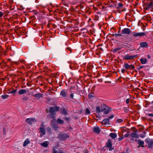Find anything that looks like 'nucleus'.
I'll return each instance as SVG.
<instances>
[{"label": "nucleus", "mask_w": 153, "mask_h": 153, "mask_svg": "<svg viewBox=\"0 0 153 153\" xmlns=\"http://www.w3.org/2000/svg\"><path fill=\"white\" fill-rule=\"evenodd\" d=\"M70 49V48H67V49H68V50H69Z\"/></svg>", "instance_id": "338daca9"}, {"label": "nucleus", "mask_w": 153, "mask_h": 153, "mask_svg": "<svg viewBox=\"0 0 153 153\" xmlns=\"http://www.w3.org/2000/svg\"><path fill=\"white\" fill-rule=\"evenodd\" d=\"M148 115L149 116H152V117H153V114H151V113L149 114H148Z\"/></svg>", "instance_id": "3c124183"}, {"label": "nucleus", "mask_w": 153, "mask_h": 153, "mask_svg": "<svg viewBox=\"0 0 153 153\" xmlns=\"http://www.w3.org/2000/svg\"><path fill=\"white\" fill-rule=\"evenodd\" d=\"M27 92V91L25 89H22L18 91V94L19 95L23 94Z\"/></svg>", "instance_id": "2eb2a0df"}, {"label": "nucleus", "mask_w": 153, "mask_h": 153, "mask_svg": "<svg viewBox=\"0 0 153 153\" xmlns=\"http://www.w3.org/2000/svg\"><path fill=\"white\" fill-rule=\"evenodd\" d=\"M123 4L120 3H118V6L117 7V8L118 9H120L121 7H123Z\"/></svg>", "instance_id": "2f4dec72"}, {"label": "nucleus", "mask_w": 153, "mask_h": 153, "mask_svg": "<svg viewBox=\"0 0 153 153\" xmlns=\"http://www.w3.org/2000/svg\"><path fill=\"white\" fill-rule=\"evenodd\" d=\"M144 135H140V137H141V138H143L144 137H145V134L146 133V132H144Z\"/></svg>", "instance_id": "79ce46f5"}, {"label": "nucleus", "mask_w": 153, "mask_h": 153, "mask_svg": "<svg viewBox=\"0 0 153 153\" xmlns=\"http://www.w3.org/2000/svg\"><path fill=\"white\" fill-rule=\"evenodd\" d=\"M70 96L71 99H74L73 97L74 95L72 93H71V94L70 95Z\"/></svg>", "instance_id": "58836bf2"}, {"label": "nucleus", "mask_w": 153, "mask_h": 153, "mask_svg": "<svg viewBox=\"0 0 153 153\" xmlns=\"http://www.w3.org/2000/svg\"><path fill=\"white\" fill-rule=\"evenodd\" d=\"M24 99H25V100H27L28 99V98L26 97H25L24 98Z\"/></svg>", "instance_id": "bf43d9fd"}, {"label": "nucleus", "mask_w": 153, "mask_h": 153, "mask_svg": "<svg viewBox=\"0 0 153 153\" xmlns=\"http://www.w3.org/2000/svg\"><path fill=\"white\" fill-rule=\"evenodd\" d=\"M115 34H112L111 35V36H112V37H113L114 36H115Z\"/></svg>", "instance_id": "6e6d98bb"}, {"label": "nucleus", "mask_w": 153, "mask_h": 153, "mask_svg": "<svg viewBox=\"0 0 153 153\" xmlns=\"http://www.w3.org/2000/svg\"><path fill=\"white\" fill-rule=\"evenodd\" d=\"M110 108L108 107L107 108H106L105 109H104V113L105 114H108L110 112Z\"/></svg>", "instance_id": "cd10ccee"}, {"label": "nucleus", "mask_w": 153, "mask_h": 153, "mask_svg": "<svg viewBox=\"0 0 153 153\" xmlns=\"http://www.w3.org/2000/svg\"><path fill=\"white\" fill-rule=\"evenodd\" d=\"M43 94L40 93H38L37 94H36L33 95L32 96L34 98H36V99L39 100L43 96Z\"/></svg>", "instance_id": "6e6552de"}, {"label": "nucleus", "mask_w": 153, "mask_h": 153, "mask_svg": "<svg viewBox=\"0 0 153 153\" xmlns=\"http://www.w3.org/2000/svg\"><path fill=\"white\" fill-rule=\"evenodd\" d=\"M57 122L58 123L61 124H63L64 123V121L60 118H58L57 120Z\"/></svg>", "instance_id": "bb28decb"}, {"label": "nucleus", "mask_w": 153, "mask_h": 153, "mask_svg": "<svg viewBox=\"0 0 153 153\" xmlns=\"http://www.w3.org/2000/svg\"><path fill=\"white\" fill-rule=\"evenodd\" d=\"M143 67H144V66H140V67L137 68L138 70H139V69H140L142 68H143Z\"/></svg>", "instance_id": "a19ab883"}, {"label": "nucleus", "mask_w": 153, "mask_h": 153, "mask_svg": "<svg viewBox=\"0 0 153 153\" xmlns=\"http://www.w3.org/2000/svg\"><path fill=\"white\" fill-rule=\"evenodd\" d=\"M26 122L28 124L31 125L33 123H36V120L33 118H28L26 120Z\"/></svg>", "instance_id": "9d476101"}, {"label": "nucleus", "mask_w": 153, "mask_h": 153, "mask_svg": "<svg viewBox=\"0 0 153 153\" xmlns=\"http://www.w3.org/2000/svg\"><path fill=\"white\" fill-rule=\"evenodd\" d=\"M48 130L49 131H51V128L50 127H48Z\"/></svg>", "instance_id": "603ef678"}, {"label": "nucleus", "mask_w": 153, "mask_h": 153, "mask_svg": "<svg viewBox=\"0 0 153 153\" xmlns=\"http://www.w3.org/2000/svg\"><path fill=\"white\" fill-rule=\"evenodd\" d=\"M17 91V90L16 89H13L12 91L10 92L9 93L14 94Z\"/></svg>", "instance_id": "72a5a7b5"}, {"label": "nucleus", "mask_w": 153, "mask_h": 153, "mask_svg": "<svg viewBox=\"0 0 153 153\" xmlns=\"http://www.w3.org/2000/svg\"><path fill=\"white\" fill-rule=\"evenodd\" d=\"M137 142L138 144L139 145V146H138V148H139L140 146L142 147H144L143 145L144 143L143 141H142L140 140H139Z\"/></svg>", "instance_id": "dca6fc26"}, {"label": "nucleus", "mask_w": 153, "mask_h": 153, "mask_svg": "<svg viewBox=\"0 0 153 153\" xmlns=\"http://www.w3.org/2000/svg\"><path fill=\"white\" fill-rule=\"evenodd\" d=\"M129 102V98L127 99L126 100V102L127 104H128Z\"/></svg>", "instance_id": "c03bdc74"}, {"label": "nucleus", "mask_w": 153, "mask_h": 153, "mask_svg": "<svg viewBox=\"0 0 153 153\" xmlns=\"http://www.w3.org/2000/svg\"><path fill=\"white\" fill-rule=\"evenodd\" d=\"M58 138L63 140H65L69 137L68 135L66 133H60L58 136Z\"/></svg>", "instance_id": "7ed1b4c3"}, {"label": "nucleus", "mask_w": 153, "mask_h": 153, "mask_svg": "<svg viewBox=\"0 0 153 153\" xmlns=\"http://www.w3.org/2000/svg\"><path fill=\"white\" fill-rule=\"evenodd\" d=\"M30 143V141L28 139H27L24 142L23 146H26L28 144Z\"/></svg>", "instance_id": "f3484780"}, {"label": "nucleus", "mask_w": 153, "mask_h": 153, "mask_svg": "<svg viewBox=\"0 0 153 153\" xmlns=\"http://www.w3.org/2000/svg\"><path fill=\"white\" fill-rule=\"evenodd\" d=\"M39 131L43 135H45V134L46 132L45 129L42 127H40L39 128Z\"/></svg>", "instance_id": "b1692460"}, {"label": "nucleus", "mask_w": 153, "mask_h": 153, "mask_svg": "<svg viewBox=\"0 0 153 153\" xmlns=\"http://www.w3.org/2000/svg\"><path fill=\"white\" fill-rule=\"evenodd\" d=\"M114 117V115H112L110 116H109L108 117V119H109V120H110V119H112V118H113Z\"/></svg>", "instance_id": "4c0bfd02"}, {"label": "nucleus", "mask_w": 153, "mask_h": 153, "mask_svg": "<svg viewBox=\"0 0 153 153\" xmlns=\"http://www.w3.org/2000/svg\"><path fill=\"white\" fill-rule=\"evenodd\" d=\"M96 111L97 113H99L102 111H101V110L100 109V108L99 106H97L96 107Z\"/></svg>", "instance_id": "c85d7f7f"}, {"label": "nucleus", "mask_w": 153, "mask_h": 153, "mask_svg": "<svg viewBox=\"0 0 153 153\" xmlns=\"http://www.w3.org/2000/svg\"><path fill=\"white\" fill-rule=\"evenodd\" d=\"M93 130L94 132L97 134L99 133L100 132V130L98 127H94Z\"/></svg>", "instance_id": "412c9836"}, {"label": "nucleus", "mask_w": 153, "mask_h": 153, "mask_svg": "<svg viewBox=\"0 0 153 153\" xmlns=\"http://www.w3.org/2000/svg\"><path fill=\"white\" fill-rule=\"evenodd\" d=\"M137 55L133 56H130L128 54L125 55L123 57V59L126 60L132 59L137 57Z\"/></svg>", "instance_id": "0eeeda50"}, {"label": "nucleus", "mask_w": 153, "mask_h": 153, "mask_svg": "<svg viewBox=\"0 0 153 153\" xmlns=\"http://www.w3.org/2000/svg\"><path fill=\"white\" fill-rule=\"evenodd\" d=\"M131 136L133 138H138L139 137L138 134L134 132H133L131 134Z\"/></svg>", "instance_id": "6ab92c4d"}, {"label": "nucleus", "mask_w": 153, "mask_h": 153, "mask_svg": "<svg viewBox=\"0 0 153 153\" xmlns=\"http://www.w3.org/2000/svg\"><path fill=\"white\" fill-rule=\"evenodd\" d=\"M101 123L104 124H108L109 123V119H104Z\"/></svg>", "instance_id": "4be33fe9"}, {"label": "nucleus", "mask_w": 153, "mask_h": 153, "mask_svg": "<svg viewBox=\"0 0 153 153\" xmlns=\"http://www.w3.org/2000/svg\"><path fill=\"white\" fill-rule=\"evenodd\" d=\"M62 113L64 115H66L68 114V113H67V110L65 108H63L62 110Z\"/></svg>", "instance_id": "a878e982"}, {"label": "nucleus", "mask_w": 153, "mask_h": 153, "mask_svg": "<svg viewBox=\"0 0 153 153\" xmlns=\"http://www.w3.org/2000/svg\"><path fill=\"white\" fill-rule=\"evenodd\" d=\"M108 107L104 104H102L101 105V111H103L104 109L106 108H107Z\"/></svg>", "instance_id": "393cba45"}, {"label": "nucleus", "mask_w": 153, "mask_h": 153, "mask_svg": "<svg viewBox=\"0 0 153 153\" xmlns=\"http://www.w3.org/2000/svg\"><path fill=\"white\" fill-rule=\"evenodd\" d=\"M132 35L133 36L135 37H137L138 36L141 37L142 36H145L146 34L144 32H133L132 33Z\"/></svg>", "instance_id": "1a4fd4ad"}, {"label": "nucleus", "mask_w": 153, "mask_h": 153, "mask_svg": "<svg viewBox=\"0 0 153 153\" xmlns=\"http://www.w3.org/2000/svg\"><path fill=\"white\" fill-rule=\"evenodd\" d=\"M49 144V143L48 141H45L43 143H41V145L42 146L46 147L48 146Z\"/></svg>", "instance_id": "a211bd4d"}, {"label": "nucleus", "mask_w": 153, "mask_h": 153, "mask_svg": "<svg viewBox=\"0 0 153 153\" xmlns=\"http://www.w3.org/2000/svg\"><path fill=\"white\" fill-rule=\"evenodd\" d=\"M145 141L148 144L147 147L151 148L153 146V139L147 138L145 140Z\"/></svg>", "instance_id": "20e7f679"}, {"label": "nucleus", "mask_w": 153, "mask_h": 153, "mask_svg": "<svg viewBox=\"0 0 153 153\" xmlns=\"http://www.w3.org/2000/svg\"><path fill=\"white\" fill-rule=\"evenodd\" d=\"M56 120L54 118V120L53 119L51 120V125L54 129L56 131L57 130V128H59L57 126V124L56 123Z\"/></svg>", "instance_id": "423d86ee"}, {"label": "nucleus", "mask_w": 153, "mask_h": 153, "mask_svg": "<svg viewBox=\"0 0 153 153\" xmlns=\"http://www.w3.org/2000/svg\"><path fill=\"white\" fill-rule=\"evenodd\" d=\"M121 72L123 73H124L125 72V69H123L121 70Z\"/></svg>", "instance_id": "8fccbe9b"}, {"label": "nucleus", "mask_w": 153, "mask_h": 153, "mask_svg": "<svg viewBox=\"0 0 153 153\" xmlns=\"http://www.w3.org/2000/svg\"><path fill=\"white\" fill-rule=\"evenodd\" d=\"M121 153H126L125 152H122Z\"/></svg>", "instance_id": "69168bd1"}, {"label": "nucleus", "mask_w": 153, "mask_h": 153, "mask_svg": "<svg viewBox=\"0 0 153 153\" xmlns=\"http://www.w3.org/2000/svg\"><path fill=\"white\" fill-rule=\"evenodd\" d=\"M117 121L118 123H120L123 121V120L121 119H118L117 120Z\"/></svg>", "instance_id": "c9c22d12"}, {"label": "nucleus", "mask_w": 153, "mask_h": 153, "mask_svg": "<svg viewBox=\"0 0 153 153\" xmlns=\"http://www.w3.org/2000/svg\"><path fill=\"white\" fill-rule=\"evenodd\" d=\"M83 153H88V152L87 150H86L85 152Z\"/></svg>", "instance_id": "4d7b16f0"}, {"label": "nucleus", "mask_w": 153, "mask_h": 153, "mask_svg": "<svg viewBox=\"0 0 153 153\" xmlns=\"http://www.w3.org/2000/svg\"><path fill=\"white\" fill-rule=\"evenodd\" d=\"M140 47L143 48H147L148 46V45L146 42H142L140 43Z\"/></svg>", "instance_id": "ddd939ff"}, {"label": "nucleus", "mask_w": 153, "mask_h": 153, "mask_svg": "<svg viewBox=\"0 0 153 153\" xmlns=\"http://www.w3.org/2000/svg\"><path fill=\"white\" fill-rule=\"evenodd\" d=\"M123 66L127 70H132L135 69V66L133 64L129 65L128 63H124Z\"/></svg>", "instance_id": "f03ea898"}, {"label": "nucleus", "mask_w": 153, "mask_h": 153, "mask_svg": "<svg viewBox=\"0 0 153 153\" xmlns=\"http://www.w3.org/2000/svg\"><path fill=\"white\" fill-rule=\"evenodd\" d=\"M121 36H122V34H115V36H116V37H118Z\"/></svg>", "instance_id": "ea45409f"}, {"label": "nucleus", "mask_w": 153, "mask_h": 153, "mask_svg": "<svg viewBox=\"0 0 153 153\" xmlns=\"http://www.w3.org/2000/svg\"><path fill=\"white\" fill-rule=\"evenodd\" d=\"M148 58H150V56L149 55H148Z\"/></svg>", "instance_id": "680f3d73"}, {"label": "nucleus", "mask_w": 153, "mask_h": 153, "mask_svg": "<svg viewBox=\"0 0 153 153\" xmlns=\"http://www.w3.org/2000/svg\"><path fill=\"white\" fill-rule=\"evenodd\" d=\"M140 60L141 63L143 64H145L147 62V60L146 58H141L140 59Z\"/></svg>", "instance_id": "5701e85b"}, {"label": "nucleus", "mask_w": 153, "mask_h": 153, "mask_svg": "<svg viewBox=\"0 0 153 153\" xmlns=\"http://www.w3.org/2000/svg\"><path fill=\"white\" fill-rule=\"evenodd\" d=\"M4 15V13L0 11V17H2Z\"/></svg>", "instance_id": "37998d69"}, {"label": "nucleus", "mask_w": 153, "mask_h": 153, "mask_svg": "<svg viewBox=\"0 0 153 153\" xmlns=\"http://www.w3.org/2000/svg\"><path fill=\"white\" fill-rule=\"evenodd\" d=\"M102 49L101 48H99L97 50V51H102Z\"/></svg>", "instance_id": "864d4df0"}, {"label": "nucleus", "mask_w": 153, "mask_h": 153, "mask_svg": "<svg viewBox=\"0 0 153 153\" xmlns=\"http://www.w3.org/2000/svg\"><path fill=\"white\" fill-rule=\"evenodd\" d=\"M124 111L125 113H127L129 110V109L127 108H124Z\"/></svg>", "instance_id": "f704fd0d"}, {"label": "nucleus", "mask_w": 153, "mask_h": 153, "mask_svg": "<svg viewBox=\"0 0 153 153\" xmlns=\"http://www.w3.org/2000/svg\"><path fill=\"white\" fill-rule=\"evenodd\" d=\"M44 68L45 69V70H47L48 68L47 67H45Z\"/></svg>", "instance_id": "052dcab7"}, {"label": "nucleus", "mask_w": 153, "mask_h": 153, "mask_svg": "<svg viewBox=\"0 0 153 153\" xmlns=\"http://www.w3.org/2000/svg\"><path fill=\"white\" fill-rule=\"evenodd\" d=\"M48 111L47 113H49V117L52 119L54 120L56 115V112L59 110V107L57 106L50 107L49 108Z\"/></svg>", "instance_id": "f257e3e1"}, {"label": "nucleus", "mask_w": 153, "mask_h": 153, "mask_svg": "<svg viewBox=\"0 0 153 153\" xmlns=\"http://www.w3.org/2000/svg\"><path fill=\"white\" fill-rule=\"evenodd\" d=\"M88 97L90 98H92L93 97V95L92 94H89L88 95Z\"/></svg>", "instance_id": "e433bc0d"}, {"label": "nucleus", "mask_w": 153, "mask_h": 153, "mask_svg": "<svg viewBox=\"0 0 153 153\" xmlns=\"http://www.w3.org/2000/svg\"><path fill=\"white\" fill-rule=\"evenodd\" d=\"M123 138V137H119V138H118V140H119V141H120V140H122Z\"/></svg>", "instance_id": "de8ad7c7"}, {"label": "nucleus", "mask_w": 153, "mask_h": 153, "mask_svg": "<svg viewBox=\"0 0 153 153\" xmlns=\"http://www.w3.org/2000/svg\"><path fill=\"white\" fill-rule=\"evenodd\" d=\"M109 136L112 138L115 139L117 137V135L115 133H111L109 134Z\"/></svg>", "instance_id": "aec40b11"}, {"label": "nucleus", "mask_w": 153, "mask_h": 153, "mask_svg": "<svg viewBox=\"0 0 153 153\" xmlns=\"http://www.w3.org/2000/svg\"><path fill=\"white\" fill-rule=\"evenodd\" d=\"M50 25V23H49L48 24V25H47V26H48V27H49V25Z\"/></svg>", "instance_id": "13d9d810"}, {"label": "nucleus", "mask_w": 153, "mask_h": 153, "mask_svg": "<svg viewBox=\"0 0 153 153\" xmlns=\"http://www.w3.org/2000/svg\"><path fill=\"white\" fill-rule=\"evenodd\" d=\"M107 146L109 148V150L111 151L112 150V144L110 140H108V141L106 143Z\"/></svg>", "instance_id": "f8f14e48"}, {"label": "nucleus", "mask_w": 153, "mask_h": 153, "mask_svg": "<svg viewBox=\"0 0 153 153\" xmlns=\"http://www.w3.org/2000/svg\"><path fill=\"white\" fill-rule=\"evenodd\" d=\"M9 97V96L7 95H3L1 96V98L2 99H7Z\"/></svg>", "instance_id": "473e14b6"}, {"label": "nucleus", "mask_w": 153, "mask_h": 153, "mask_svg": "<svg viewBox=\"0 0 153 153\" xmlns=\"http://www.w3.org/2000/svg\"><path fill=\"white\" fill-rule=\"evenodd\" d=\"M83 6H81V8L82 9V8H83Z\"/></svg>", "instance_id": "e2e57ef3"}, {"label": "nucleus", "mask_w": 153, "mask_h": 153, "mask_svg": "<svg viewBox=\"0 0 153 153\" xmlns=\"http://www.w3.org/2000/svg\"><path fill=\"white\" fill-rule=\"evenodd\" d=\"M40 137H42V135L41 134H40Z\"/></svg>", "instance_id": "0e129e2a"}, {"label": "nucleus", "mask_w": 153, "mask_h": 153, "mask_svg": "<svg viewBox=\"0 0 153 153\" xmlns=\"http://www.w3.org/2000/svg\"><path fill=\"white\" fill-rule=\"evenodd\" d=\"M53 153H57V151L56 150L54 149H53Z\"/></svg>", "instance_id": "a18cd8bd"}, {"label": "nucleus", "mask_w": 153, "mask_h": 153, "mask_svg": "<svg viewBox=\"0 0 153 153\" xmlns=\"http://www.w3.org/2000/svg\"><path fill=\"white\" fill-rule=\"evenodd\" d=\"M131 31L128 28H125L122 31V33L124 34H129L130 33Z\"/></svg>", "instance_id": "9b49d317"}, {"label": "nucleus", "mask_w": 153, "mask_h": 153, "mask_svg": "<svg viewBox=\"0 0 153 153\" xmlns=\"http://www.w3.org/2000/svg\"><path fill=\"white\" fill-rule=\"evenodd\" d=\"M129 135V134H128V133H127L124 135V137H128Z\"/></svg>", "instance_id": "49530a36"}, {"label": "nucleus", "mask_w": 153, "mask_h": 153, "mask_svg": "<svg viewBox=\"0 0 153 153\" xmlns=\"http://www.w3.org/2000/svg\"><path fill=\"white\" fill-rule=\"evenodd\" d=\"M58 153H63L62 152H59Z\"/></svg>", "instance_id": "774afa93"}, {"label": "nucleus", "mask_w": 153, "mask_h": 153, "mask_svg": "<svg viewBox=\"0 0 153 153\" xmlns=\"http://www.w3.org/2000/svg\"><path fill=\"white\" fill-rule=\"evenodd\" d=\"M60 95L63 97H67V93L66 92V90H63L60 92Z\"/></svg>", "instance_id": "4468645a"}, {"label": "nucleus", "mask_w": 153, "mask_h": 153, "mask_svg": "<svg viewBox=\"0 0 153 153\" xmlns=\"http://www.w3.org/2000/svg\"><path fill=\"white\" fill-rule=\"evenodd\" d=\"M3 133L4 134H6V129L5 128H3Z\"/></svg>", "instance_id": "09e8293b"}, {"label": "nucleus", "mask_w": 153, "mask_h": 153, "mask_svg": "<svg viewBox=\"0 0 153 153\" xmlns=\"http://www.w3.org/2000/svg\"><path fill=\"white\" fill-rule=\"evenodd\" d=\"M90 113V111L88 108L85 109V114H89Z\"/></svg>", "instance_id": "c756f323"}, {"label": "nucleus", "mask_w": 153, "mask_h": 153, "mask_svg": "<svg viewBox=\"0 0 153 153\" xmlns=\"http://www.w3.org/2000/svg\"><path fill=\"white\" fill-rule=\"evenodd\" d=\"M65 119L67 120H70V119L69 118L65 117Z\"/></svg>", "instance_id": "5fc2aeb1"}, {"label": "nucleus", "mask_w": 153, "mask_h": 153, "mask_svg": "<svg viewBox=\"0 0 153 153\" xmlns=\"http://www.w3.org/2000/svg\"><path fill=\"white\" fill-rule=\"evenodd\" d=\"M121 48H116L115 49H114L113 50V52L114 53H116V52L117 51L120 50H121Z\"/></svg>", "instance_id": "7c9ffc66"}, {"label": "nucleus", "mask_w": 153, "mask_h": 153, "mask_svg": "<svg viewBox=\"0 0 153 153\" xmlns=\"http://www.w3.org/2000/svg\"><path fill=\"white\" fill-rule=\"evenodd\" d=\"M144 9L145 10H149L153 6V3L151 2L149 3H145L144 4Z\"/></svg>", "instance_id": "39448f33"}]
</instances>
